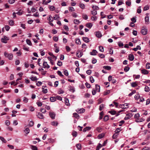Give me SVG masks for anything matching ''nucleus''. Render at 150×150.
<instances>
[{
	"label": "nucleus",
	"mask_w": 150,
	"mask_h": 150,
	"mask_svg": "<svg viewBox=\"0 0 150 150\" xmlns=\"http://www.w3.org/2000/svg\"><path fill=\"white\" fill-rule=\"evenodd\" d=\"M76 111L79 113H81L84 112L85 111L84 109L82 108L77 109L76 110Z\"/></svg>",
	"instance_id": "nucleus-4"
},
{
	"label": "nucleus",
	"mask_w": 150,
	"mask_h": 150,
	"mask_svg": "<svg viewBox=\"0 0 150 150\" xmlns=\"http://www.w3.org/2000/svg\"><path fill=\"white\" fill-rule=\"evenodd\" d=\"M110 92V91L109 90H108L105 91L103 93V95L104 96L106 95L109 94Z\"/></svg>",
	"instance_id": "nucleus-42"
},
{
	"label": "nucleus",
	"mask_w": 150,
	"mask_h": 150,
	"mask_svg": "<svg viewBox=\"0 0 150 150\" xmlns=\"http://www.w3.org/2000/svg\"><path fill=\"white\" fill-rule=\"evenodd\" d=\"M137 85L136 82H133L131 83L132 86V87H135Z\"/></svg>",
	"instance_id": "nucleus-50"
},
{
	"label": "nucleus",
	"mask_w": 150,
	"mask_h": 150,
	"mask_svg": "<svg viewBox=\"0 0 150 150\" xmlns=\"http://www.w3.org/2000/svg\"><path fill=\"white\" fill-rule=\"evenodd\" d=\"M51 125L54 126H57L58 125V122L57 121H53L51 123Z\"/></svg>",
	"instance_id": "nucleus-22"
},
{
	"label": "nucleus",
	"mask_w": 150,
	"mask_h": 150,
	"mask_svg": "<svg viewBox=\"0 0 150 150\" xmlns=\"http://www.w3.org/2000/svg\"><path fill=\"white\" fill-rule=\"evenodd\" d=\"M141 47L139 45H137L136 47L133 48V50L134 51H137V50H140Z\"/></svg>",
	"instance_id": "nucleus-25"
},
{
	"label": "nucleus",
	"mask_w": 150,
	"mask_h": 150,
	"mask_svg": "<svg viewBox=\"0 0 150 150\" xmlns=\"http://www.w3.org/2000/svg\"><path fill=\"white\" fill-rule=\"evenodd\" d=\"M74 23L75 24H79L80 23V22L79 20L74 19Z\"/></svg>",
	"instance_id": "nucleus-56"
},
{
	"label": "nucleus",
	"mask_w": 150,
	"mask_h": 150,
	"mask_svg": "<svg viewBox=\"0 0 150 150\" xmlns=\"http://www.w3.org/2000/svg\"><path fill=\"white\" fill-rule=\"evenodd\" d=\"M64 101L65 104L68 106H69L70 104L69 103V100L67 98H65Z\"/></svg>",
	"instance_id": "nucleus-13"
},
{
	"label": "nucleus",
	"mask_w": 150,
	"mask_h": 150,
	"mask_svg": "<svg viewBox=\"0 0 150 150\" xmlns=\"http://www.w3.org/2000/svg\"><path fill=\"white\" fill-rule=\"evenodd\" d=\"M49 8L51 11H53L55 9V7L53 6H49Z\"/></svg>",
	"instance_id": "nucleus-39"
},
{
	"label": "nucleus",
	"mask_w": 150,
	"mask_h": 150,
	"mask_svg": "<svg viewBox=\"0 0 150 150\" xmlns=\"http://www.w3.org/2000/svg\"><path fill=\"white\" fill-rule=\"evenodd\" d=\"M30 147L31 149L33 150H37L38 148L37 147L33 145H30Z\"/></svg>",
	"instance_id": "nucleus-26"
},
{
	"label": "nucleus",
	"mask_w": 150,
	"mask_h": 150,
	"mask_svg": "<svg viewBox=\"0 0 150 150\" xmlns=\"http://www.w3.org/2000/svg\"><path fill=\"white\" fill-rule=\"evenodd\" d=\"M37 116L40 119H42L44 118L43 115L41 113L39 112L37 115Z\"/></svg>",
	"instance_id": "nucleus-9"
},
{
	"label": "nucleus",
	"mask_w": 150,
	"mask_h": 150,
	"mask_svg": "<svg viewBox=\"0 0 150 150\" xmlns=\"http://www.w3.org/2000/svg\"><path fill=\"white\" fill-rule=\"evenodd\" d=\"M141 72L144 74H147L149 73L148 71L145 69H142L141 70Z\"/></svg>",
	"instance_id": "nucleus-16"
},
{
	"label": "nucleus",
	"mask_w": 150,
	"mask_h": 150,
	"mask_svg": "<svg viewBox=\"0 0 150 150\" xmlns=\"http://www.w3.org/2000/svg\"><path fill=\"white\" fill-rule=\"evenodd\" d=\"M0 139L4 143H6V140L4 138L0 136Z\"/></svg>",
	"instance_id": "nucleus-44"
},
{
	"label": "nucleus",
	"mask_w": 150,
	"mask_h": 150,
	"mask_svg": "<svg viewBox=\"0 0 150 150\" xmlns=\"http://www.w3.org/2000/svg\"><path fill=\"white\" fill-rule=\"evenodd\" d=\"M29 47H26L25 45L23 46V49L25 50L28 51L29 50Z\"/></svg>",
	"instance_id": "nucleus-57"
},
{
	"label": "nucleus",
	"mask_w": 150,
	"mask_h": 150,
	"mask_svg": "<svg viewBox=\"0 0 150 150\" xmlns=\"http://www.w3.org/2000/svg\"><path fill=\"white\" fill-rule=\"evenodd\" d=\"M28 99L27 98L25 97H24L23 98V101L25 103H27L28 101Z\"/></svg>",
	"instance_id": "nucleus-59"
},
{
	"label": "nucleus",
	"mask_w": 150,
	"mask_h": 150,
	"mask_svg": "<svg viewBox=\"0 0 150 150\" xmlns=\"http://www.w3.org/2000/svg\"><path fill=\"white\" fill-rule=\"evenodd\" d=\"M109 112L110 113L111 115H116V116H117L119 115V114H116L117 113H116V111H114V110L110 111H109Z\"/></svg>",
	"instance_id": "nucleus-14"
},
{
	"label": "nucleus",
	"mask_w": 150,
	"mask_h": 150,
	"mask_svg": "<svg viewBox=\"0 0 150 150\" xmlns=\"http://www.w3.org/2000/svg\"><path fill=\"white\" fill-rule=\"evenodd\" d=\"M76 146L78 149H81V145L80 144H78L76 145Z\"/></svg>",
	"instance_id": "nucleus-62"
},
{
	"label": "nucleus",
	"mask_w": 150,
	"mask_h": 150,
	"mask_svg": "<svg viewBox=\"0 0 150 150\" xmlns=\"http://www.w3.org/2000/svg\"><path fill=\"white\" fill-rule=\"evenodd\" d=\"M91 128V127H87L84 128L83 129V132H85L87 131L90 130Z\"/></svg>",
	"instance_id": "nucleus-19"
},
{
	"label": "nucleus",
	"mask_w": 150,
	"mask_h": 150,
	"mask_svg": "<svg viewBox=\"0 0 150 150\" xmlns=\"http://www.w3.org/2000/svg\"><path fill=\"white\" fill-rule=\"evenodd\" d=\"M145 23L148 24L149 23V16H146L145 18Z\"/></svg>",
	"instance_id": "nucleus-12"
},
{
	"label": "nucleus",
	"mask_w": 150,
	"mask_h": 150,
	"mask_svg": "<svg viewBox=\"0 0 150 150\" xmlns=\"http://www.w3.org/2000/svg\"><path fill=\"white\" fill-rule=\"evenodd\" d=\"M59 18V16L58 15H56L54 16L53 18L54 20H58V19Z\"/></svg>",
	"instance_id": "nucleus-55"
},
{
	"label": "nucleus",
	"mask_w": 150,
	"mask_h": 150,
	"mask_svg": "<svg viewBox=\"0 0 150 150\" xmlns=\"http://www.w3.org/2000/svg\"><path fill=\"white\" fill-rule=\"evenodd\" d=\"M89 80L92 83H93L94 82V79L93 78V77L91 76L90 77Z\"/></svg>",
	"instance_id": "nucleus-46"
},
{
	"label": "nucleus",
	"mask_w": 150,
	"mask_h": 150,
	"mask_svg": "<svg viewBox=\"0 0 150 150\" xmlns=\"http://www.w3.org/2000/svg\"><path fill=\"white\" fill-rule=\"evenodd\" d=\"M51 2V0H48L46 1L45 3V0H42V4L45 5H47L48 3L50 2Z\"/></svg>",
	"instance_id": "nucleus-35"
},
{
	"label": "nucleus",
	"mask_w": 150,
	"mask_h": 150,
	"mask_svg": "<svg viewBox=\"0 0 150 150\" xmlns=\"http://www.w3.org/2000/svg\"><path fill=\"white\" fill-rule=\"evenodd\" d=\"M4 55L5 57L8 58L10 60L13 59V55L11 53H8L6 52H4Z\"/></svg>",
	"instance_id": "nucleus-1"
},
{
	"label": "nucleus",
	"mask_w": 150,
	"mask_h": 150,
	"mask_svg": "<svg viewBox=\"0 0 150 150\" xmlns=\"http://www.w3.org/2000/svg\"><path fill=\"white\" fill-rule=\"evenodd\" d=\"M103 146L100 143L98 144V145L97 146L96 150H99V149L101 147Z\"/></svg>",
	"instance_id": "nucleus-38"
},
{
	"label": "nucleus",
	"mask_w": 150,
	"mask_h": 150,
	"mask_svg": "<svg viewBox=\"0 0 150 150\" xmlns=\"http://www.w3.org/2000/svg\"><path fill=\"white\" fill-rule=\"evenodd\" d=\"M85 85L86 87L88 88H91V86L89 83H88L86 82L85 83Z\"/></svg>",
	"instance_id": "nucleus-63"
},
{
	"label": "nucleus",
	"mask_w": 150,
	"mask_h": 150,
	"mask_svg": "<svg viewBox=\"0 0 150 150\" xmlns=\"http://www.w3.org/2000/svg\"><path fill=\"white\" fill-rule=\"evenodd\" d=\"M99 49L100 51L103 52L104 51L103 47L102 46H100L99 47Z\"/></svg>",
	"instance_id": "nucleus-48"
},
{
	"label": "nucleus",
	"mask_w": 150,
	"mask_h": 150,
	"mask_svg": "<svg viewBox=\"0 0 150 150\" xmlns=\"http://www.w3.org/2000/svg\"><path fill=\"white\" fill-rule=\"evenodd\" d=\"M93 26V24L91 23H88L86 24V26L90 28H91Z\"/></svg>",
	"instance_id": "nucleus-29"
},
{
	"label": "nucleus",
	"mask_w": 150,
	"mask_h": 150,
	"mask_svg": "<svg viewBox=\"0 0 150 150\" xmlns=\"http://www.w3.org/2000/svg\"><path fill=\"white\" fill-rule=\"evenodd\" d=\"M144 91L146 92H148L150 91L149 88L147 86H146L144 88Z\"/></svg>",
	"instance_id": "nucleus-40"
},
{
	"label": "nucleus",
	"mask_w": 150,
	"mask_h": 150,
	"mask_svg": "<svg viewBox=\"0 0 150 150\" xmlns=\"http://www.w3.org/2000/svg\"><path fill=\"white\" fill-rule=\"evenodd\" d=\"M132 117V115L131 114L129 113L127 114L125 117L124 119L125 120H128L131 118Z\"/></svg>",
	"instance_id": "nucleus-7"
},
{
	"label": "nucleus",
	"mask_w": 150,
	"mask_h": 150,
	"mask_svg": "<svg viewBox=\"0 0 150 150\" xmlns=\"http://www.w3.org/2000/svg\"><path fill=\"white\" fill-rule=\"evenodd\" d=\"M96 35L97 37L99 38L101 37L102 36L101 33L99 31L96 32Z\"/></svg>",
	"instance_id": "nucleus-18"
},
{
	"label": "nucleus",
	"mask_w": 150,
	"mask_h": 150,
	"mask_svg": "<svg viewBox=\"0 0 150 150\" xmlns=\"http://www.w3.org/2000/svg\"><path fill=\"white\" fill-rule=\"evenodd\" d=\"M96 89L97 91L99 92L100 90V87L99 85L98 84L95 85Z\"/></svg>",
	"instance_id": "nucleus-17"
},
{
	"label": "nucleus",
	"mask_w": 150,
	"mask_h": 150,
	"mask_svg": "<svg viewBox=\"0 0 150 150\" xmlns=\"http://www.w3.org/2000/svg\"><path fill=\"white\" fill-rule=\"evenodd\" d=\"M49 115L52 119H55V114L54 112H50L49 113Z\"/></svg>",
	"instance_id": "nucleus-8"
},
{
	"label": "nucleus",
	"mask_w": 150,
	"mask_h": 150,
	"mask_svg": "<svg viewBox=\"0 0 150 150\" xmlns=\"http://www.w3.org/2000/svg\"><path fill=\"white\" fill-rule=\"evenodd\" d=\"M91 13L93 15L95 16L97 14V12L96 11L93 10L91 11Z\"/></svg>",
	"instance_id": "nucleus-47"
},
{
	"label": "nucleus",
	"mask_w": 150,
	"mask_h": 150,
	"mask_svg": "<svg viewBox=\"0 0 150 150\" xmlns=\"http://www.w3.org/2000/svg\"><path fill=\"white\" fill-rule=\"evenodd\" d=\"M105 135L104 133H102L99 134L98 136V139H100L103 138Z\"/></svg>",
	"instance_id": "nucleus-20"
},
{
	"label": "nucleus",
	"mask_w": 150,
	"mask_h": 150,
	"mask_svg": "<svg viewBox=\"0 0 150 150\" xmlns=\"http://www.w3.org/2000/svg\"><path fill=\"white\" fill-rule=\"evenodd\" d=\"M64 74L66 76H67L69 75L68 71L66 69H64Z\"/></svg>",
	"instance_id": "nucleus-34"
},
{
	"label": "nucleus",
	"mask_w": 150,
	"mask_h": 150,
	"mask_svg": "<svg viewBox=\"0 0 150 150\" xmlns=\"http://www.w3.org/2000/svg\"><path fill=\"white\" fill-rule=\"evenodd\" d=\"M26 42L27 44L30 46L32 45V42L29 39H27L26 40Z\"/></svg>",
	"instance_id": "nucleus-30"
},
{
	"label": "nucleus",
	"mask_w": 150,
	"mask_h": 150,
	"mask_svg": "<svg viewBox=\"0 0 150 150\" xmlns=\"http://www.w3.org/2000/svg\"><path fill=\"white\" fill-rule=\"evenodd\" d=\"M73 115L74 117L77 119H79V116L78 114L76 113H73Z\"/></svg>",
	"instance_id": "nucleus-23"
},
{
	"label": "nucleus",
	"mask_w": 150,
	"mask_h": 150,
	"mask_svg": "<svg viewBox=\"0 0 150 150\" xmlns=\"http://www.w3.org/2000/svg\"><path fill=\"white\" fill-rule=\"evenodd\" d=\"M146 69H149L150 68V64L149 63H147L146 64Z\"/></svg>",
	"instance_id": "nucleus-53"
},
{
	"label": "nucleus",
	"mask_w": 150,
	"mask_h": 150,
	"mask_svg": "<svg viewBox=\"0 0 150 150\" xmlns=\"http://www.w3.org/2000/svg\"><path fill=\"white\" fill-rule=\"evenodd\" d=\"M141 6H139V8L137 9V12L138 13H141Z\"/></svg>",
	"instance_id": "nucleus-58"
},
{
	"label": "nucleus",
	"mask_w": 150,
	"mask_h": 150,
	"mask_svg": "<svg viewBox=\"0 0 150 150\" xmlns=\"http://www.w3.org/2000/svg\"><path fill=\"white\" fill-rule=\"evenodd\" d=\"M118 135V133H117L115 132V133L112 136V138L113 139H115L117 137Z\"/></svg>",
	"instance_id": "nucleus-41"
},
{
	"label": "nucleus",
	"mask_w": 150,
	"mask_h": 150,
	"mask_svg": "<svg viewBox=\"0 0 150 150\" xmlns=\"http://www.w3.org/2000/svg\"><path fill=\"white\" fill-rule=\"evenodd\" d=\"M103 68L108 70H110L111 69V67L109 66H104Z\"/></svg>",
	"instance_id": "nucleus-36"
},
{
	"label": "nucleus",
	"mask_w": 150,
	"mask_h": 150,
	"mask_svg": "<svg viewBox=\"0 0 150 150\" xmlns=\"http://www.w3.org/2000/svg\"><path fill=\"white\" fill-rule=\"evenodd\" d=\"M131 20L133 23H134L136 22V18L135 17H133L131 18Z\"/></svg>",
	"instance_id": "nucleus-61"
},
{
	"label": "nucleus",
	"mask_w": 150,
	"mask_h": 150,
	"mask_svg": "<svg viewBox=\"0 0 150 150\" xmlns=\"http://www.w3.org/2000/svg\"><path fill=\"white\" fill-rule=\"evenodd\" d=\"M109 117L108 115H106L103 118V120L105 121H107L108 120Z\"/></svg>",
	"instance_id": "nucleus-52"
},
{
	"label": "nucleus",
	"mask_w": 150,
	"mask_h": 150,
	"mask_svg": "<svg viewBox=\"0 0 150 150\" xmlns=\"http://www.w3.org/2000/svg\"><path fill=\"white\" fill-rule=\"evenodd\" d=\"M105 106V105L103 104H101L99 106V110L100 111L102 110L104 108Z\"/></svg>",
	"instance_id": "nucleus-27"
},
{
	"label": "nucleus",
	"mask_w": 150,
	"mask_h": 150,
	"mask_svg": "<svg viewBox=\"0 0 150 150\" xmlns=\"http://www.w3.org/2000/svg\"><path fill=\"white\" fill-rule=\"evenodd\" d=\"M30 79L33 81H37L38 80V79L35 76H32L30 78Z\"/></svg>",
	"instance_id": "nucleus-37"
},
{
	"label": "nucleus",
	"mask_w": 150,
	"mask_h": 150,
	"mask_svg": "<svg viewBox=\"0 0 150 150\" xmlns=\"http://www.w3.org/2000/svg\"><path fill=\"white\" fill-rule=\"evenodd\" d=\"M147 33V29L146 28L142 29L141 30V33L143 35H145Z\"/></svg>",
	"instance_id": "nucleus-5"
},
{
	"label": "nucleus",
	"mask_w": 150,
	"mask_h": 150,
	"mask_svg": "<svg viewBox=\"0 0 150 150\" xmlns=\"http://www.w3.org/2000/svg\"><path fill=\"white\" fill-rule=\"evenodd\" d=\"M72 135L73 136L76 137L77 136V133L76 131H73L72 133Z\"/></svg>",
	"instance_id": "nucleus-60"
},
{
	"label": "nucleus",
	"mask_w": 150,
	"mask_h": 150,
	"mask_svg": "<svg viewBox=\"0 0 150 150\" xmlns=\"http://www.w3.org/2000/svg\"><path fill=\"white\" fill-rule=\"evenodd\" d=\"M96 130L98 131V132H101L102 128L101 127H97L96 129Z\"/></svg>",
	"instance_id": "nucleus-49"
},
{
	"label": "nucleus",
	"mask_w": 150,
	"mask_h": 150,
	"mask_svg": "<svg viewBox=\"0 0 150 150\" xmlns=\"http://www.w3.org/2000/svg\"><path fill=\"white\" fill-rule=\"evenodd\" d=\"M128 104L125 103L124 104H121L120 105V107L122 109L126 108H128Z\"/></svg>",
	"instance_id": "nucleus-6"
},
{
	"label": "nucleus",
	"mask_w": 150,
	"mask_h": 150,
	"mask_svg": "<svg viewBox=\"0 0 150 150\" xmlns=\"http://www.w3.org/2000/svg\"><path fill=\"white\" fill-rule=\"evenodd\" d=\"M129 67H126L125 68L124 70V71L125 72H127L129 70Z\"/></svg>",
	"instance_id": "nucleus-64"
},
{
	"label": "nucleus",
	"mask_w": 150,
	"mask_h": 150,
	"mask_svg": "<svg viewBox=\"0 0 150 150\" xmlns=\"http://www.w3.org/2000/svg\"><path fill=\"white\" fill-rule=\"evenodd\" d=\"M98 52L96 50H93L92 52H90V54L92 55H96L97 53Z\"/></svg>",
	"instance_id": "nucleus-15"
},
{
	"label": "nucleus",
	"mask_w": 150,
	"mask_h": 150,
	"mask_svg": "<svg viewBox=\"0 0 150 150\" xmlns=\"http://www.w3.org/2000/svg\"><path fill=\"white\" fill-rule=\"evenodd\" d=\"M43 67L45 68L49 69L50 66L46 62L44 61L43 63Z\"/></svg>",
	"instance_id": "nucleus-3"
},
{
	"label": "nucleus",
	"mask_w": 150,
	"mask_h": 150,
	"mask_svg": "<svg viewBox=\"0 0 150 150\" xmlns=\"http://www.w3.org/2000/svg\"><path fill=\"white\" fill-rule=\"evenodd\" d=\"M9 24L11 26H13L14 24V22L12 20H10L8 21Z\"/></svg>",
	"instance_id": "nucleus-31"
},
{
	"label": "nucleus",
	"mask_w": 150,
	"mask_h": 150,
	"mask_svg": "<svg viewBox=\"0 0 150 150\" xmlns=\"http://www.w3.org/2000/svg\"><path fill=\"white\" fill-rule=\"evenodd\" d=\"M83 55L82 52H80V51H77L76 53V55L77 57L80 58L82 57Z\"/></svg>",
	"instance_id": "nucleus-11"
},
{
	"label": "nucleus",
	"mask_w": 150,
	"mask_h": 150,
	"mask_svg": "<svg viewBox=\"0 0 150 150\" xmlns=\"http://www.w3.org/2000/svg\"><path fill=\"white\" fill-rule=\"evenodd\" d=\"M82 17L83 19L85 20H87L88 18V16L86 14L83 15Z\"/></svg>",
	"instance_id": "nucleus-54"
},
{
	"label": "nucleus",
	"mask_w": 150,
	"mask_h": 150,
	"mask_svg": "<svg viewBox=\"0 0 150 150\" xmlns=\"http://www.w3.org/2000/svg\"><path fill=\"white\" fill-rule=\"evenodd\" d=\"M75 40L76 44L79 45H80L81 44V42L79 39L76 38Z\"/></svg>",
	"instance_id": "nucleus-28"
},
{
	"label": "nucleus",
	"mask_w": 150,
	"mask_h": 150,
	"mask_svg": "<svg viewBox=\"0 0 150 150\" xmlns=\"http://www.w3.org/2000/svg\"><path fill=\"white\" fill-rule=\"evenodd\" d=\"M9 40V38L6 36H4L3 38L1 39V42L4 43H6L7 42V41Z\"/></svg>",
	"instance_id": "nucleus-2"
},
{
	"label": "nucleus",
	"mask_w": 150,
	"mask_h": 150,
	"mask_svg": "<svg viewBox=\"0 0 150 150\" xmlns=\"http://www.w3.org/2000/svg\"><path fill=\"white\" fill-rule=\"evenodd\" d=\"M52 17L50 15L49 16V18H47V19L50 22H51L53 21V19H51Z\"/></svg>",
	"instance_id": "nucleus-51"
},
{
	"label": "nucleus",
	"mask_w": 150,
	"mask_h": 150,
	"mask_svg": "<svg viewBox=\"0 0 150 150\" xmlns=\"http://www.w3.org/2000/svg\"><path fill=\"white\" fill-rule=\"evenodd\" d=\"M97 17L96 16H92L91 18V20L92 21H96L97 20Z\"/></svg>",
	"instance_id": "nucleus-45"
},
{
	"label": "nucleus",
	"mask_w": 150,
	"mask_h": 150,
	"mask_svg": "<svg viewBox=\"0 0 150 150\" xmlns=\"http://www.w3.org/2000/svg\"><path fill=\"white\" fill-rule=\"evenodd\" d=\"M79 6L81 8V9H85V5L84 4H83V3H80L79 4Z\"/></svg>",
	"instance_id": "nucleus-24"
},
{
	"label": "nucleus",
	"mask_w": 150,
	"mask_h": 150,
	"mask_svg": "<svg viewBox=\"0 0 150 150\" xmlns=\"http://www.w3.org/2000/svg\"><path fill=\"white\" fill-rule=\"evenodd\" d=\"M30 131V130L28 128H26L24 130V132L26 133V134H27L29 133Z\"/></svg>",
	"instance_id": "nucleus-32"
},
{
	"label": "nucleus",
	"mask_w": 150,
	"mask_h": 150,
	"mask_svg": "<svg viewBox=\"0 0 150 150\" xmlns=\"http://www.w3.org/2000/svg\"><path fill=\"white\" fill-rule=\"evenodd\" d=\"M129 59L130 61H133L134 59V57L133 54H129L128 56Z\"/></svg>",
	"instance_id": "nucleus-10"
},
{
	"label": "nucleus",
	"mask_w": 150,
	"mask_h": 150,
	"mask_svg": "<svg viewBox=\"0 0 150 150\" xmlns=\"http://www.w3.org/2000/svg\"><path fill=\"white\" fill-rule=\"evenodd\" d=\"M144 120L143 119H140L139 118L137 119H136L135 120V122H142Z\"/></svg>",
	"instance_id": "nucleus-43"
},
{
	"label": "nucleus",
	"mask_w": 150,
	"mask_h": 150,
	"mask_svg": "<svg viewBox=\"0 0 150 150\" xmlns=\"http://www.w3.org/2000/svg\"><path fill=\"white\" fill-rule=\"evenodd\" d=\"M50 101L51 102H53L56 100V97H52L50 98Z\"/></svg>",
	"instance_id": "nucleus-33"
},
{
	"label": "nucleus",
	"mask_w": 150,
	"mask_h": 150,
	"mask_svg": "<svg viewBox=\"0 0 150 150\" xmlns=\"http://www.w3.org/2000/svg\"><path fill=\"white\" fill-rule=\"evenodd\" d=\"M83 40L86 43L88 42L89 41L88 38L86 37H83Z\"/></svg>",
	"instance_id": "nucleus-21"
}]
</instances>
